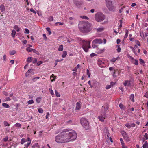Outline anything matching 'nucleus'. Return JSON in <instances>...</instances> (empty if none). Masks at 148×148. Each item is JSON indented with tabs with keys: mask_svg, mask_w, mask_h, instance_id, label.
I'll return each mask as SVG.
<instances>
[{
	"mask_svg": "<svg viewBox=\"0 0 148 148\" xmlns=\"http://www.w3.org/2000/svg\"><path fill=\"white\" fill-rule=\"evenodd\" d=\"M96 30L98 32H101L104 30V28H103V27H101L97 28Z\"/></svg>",
	"mask_w": 148,
	"mask_h": 148,
	"instance_id": "nucleus-27",
	"label": "nucleus"
},
{
	"mask_svg": "<svg viewBox=\"0 0 148 148\" xmlns=\"http://www.w3.org/2000/svg\"><path fill=\"white\" fill-rule=\"evenodd\" d=\"M104 49H98L97 50V53H101L103 52L104 51Z\"/></svg>",
	"mask_w": 148,
	"mask_h": 148,
	"instance_id": "nucleus-16",
	"label": "nucleus"
},
{
	"mask_svg": "<svg viewBox=\"0 0 148 148\" xmlns=\"http://www.w3.org/2000/svg\"><path fill=\"white\" fill-rule=\"evenodd\" d=\"M27 141V140L26 139L24 138H23L21 140V143L22 144H23L25 142Z\"/></svg>",
	"mask_w": 148,
	"mask_h": 148,
	"instance_id": "nucleus-30",
	"label": "nucleus"
},
{
	"mask_svg": "<svg viewBox=\"0 0 148 148\" xmlns=\"http://www.w3.org/2000/svg\"><path fill=\"white\" fill-rule=\"evenodd\" d=\"M41 99V98L40 97H39L36 99V101L37 103H39L40 102Z\"/></svg>",
	"mask_w": 148,
	"mask_h": 148,
	"instance_id": "nucleus-33",
	"label": "nucleus"
},
{
	"mask_svg": "<svg viewBox=\"0 0 148 148\" xmlns=\"http://www.w3.org/2000/svg\"><path fill=\"white\" fill-rule=\"evenodd\" d=\"M82 47L85 52L88 51V49L90 48V41L84 40L82 42Z\"/></svg>",
	"mask_w": 148,
	"mask_h": 148,
	"instance_id": "nucleus-5",
	"label": "nucleus"
},
{
	"mask_svg": "<svg viewBox=\"0 0 148 148\" xmlns=\"http://www.w3.org/2000/svg\"><path fill=\"white\" fill-rule=\"evenodd\" d=\"M119 106L121 109H123V105L122 103H120L119 104Z\"/></svg>",
	"mask_w": 148,
	"mask_h": 148,
	"instance_id": "nucleus-63",
	"label": "nucleus"
},
{
	"mask_svg": "<svg viewBox=\"0 0 148 148\" xmlns=\"http://www.w3.org/2000/svg\"><path fill=\"white\" fill-rule=\"evenodd\" d=\"M34 102L32 99H31L30 100H29L28 102L27 103L29 104H31L34 103Z\"/></svg>",
	"mask_w": 148,
	"mask_h": 148,
	"instance_id": "nucleus-35",
	"label": "nucleus"
},
{
	"mask_svg": "<svg viewBox=\"0 0 148 148\" xmlns=\"http://www.w3.org/2000/svg\"><path fill=\"white\" fill-rule=\"evenodd\" d=\"M74 2L76 6L78 8L80 7L82 4L81 2L79 1H74Z\"/></svg>",
	"mask_w": 148,
	"mask_h": 148,
	"instance_id": "nucleus-10",
	"label": "nucleus"
},
{
	"mask_svg": "<svg viewBox=\"0 0 148 148\" xmlns=\"http://www.w3.org/2000/svg\"><path fill=\"white\" fill-rule=\"evenodd\" d=\"M103 114V116L101 115L98 117V118L99 119V120L101 122H103L104 121V119L106 117L105 114Z\"/></svg>",
	"mask_w": 148,
	"mask_h": 148,
	"instance_id": "nucleus-12",
	"label": "nucleus"
},
{
	"mask_svg": "<svg viewBox=\"0 0 148 148\" xmlns=\"http://www.w3.org/2000/svg\"><path fill=\"white\" fill-rule=\"evenodd\" d=\"M125 126L128 127V128H130V124H129V123H127L125 124Z\"/></svg>",
	"mask_w": 148,
	"mask_h": 148,
	"instance_id": "nucleus-58",
	"label": "nucleus"
},
{
	"mask_svg": "<svg viewBox=\"0 0 148 148\" xmlns=\"http://www.w3.org/2000/svg\"><path fill=\"white\" fill-rule=\"evenodd\" d=\"M123 8H124V7H121V9L119 10V13H121L122 11L123 10Z\"/></svg>",
	"mask_w": 148,
	"mask_h": 148,
	"instance_id": "nucleus-62",
	"label": "nucleus"
},
{
	"mask_svg": "<svg viewBox=\"0 0 148 148\" xmlns=\"http://www.w3.org/2000/svg\"><path fill=\"white\" fill-rule=\"evenodd\" d=\"M32 51L34 53H36L37 54H39L38 52L35 49H32Z\"/></svg>",
	"mask_w": 148,
	"mask_h": 148,
	"instance_id": "nucleus-39",
	"label": "nucleus"
},
{
	"mask_svg": "<svg viewBox=\"0 0 148 148\" xmlns=\"http://www.w3.org/2000/svg\"><path fill=\"white\" fill-rule=\"evenodd\" d=\"M86 71H87V74L88 76V77H90V72L89 70L88 69H87V70Z\"/></svg>",
	"mask_w": 148,
	"mask_h": 148,
	"instance_id": "nucleus-38",
	"label": "nucleus"
},
{
	"mask_svg": "<svg viewBox=\"0 0 148 148\" xmlns=\"http://www.w3.org/2000/svg\"><path fill=\"white\" fill-rule=\"evenodd\" d=\"M16 32L15 30H13L11 33V36L12 37H14L15 36Z\"/></svg>",
	"mask_w": 148,
	"mask_h": 148,
	"instance_id": "nucleus-22",
	"label": "nucleus"
},
{
	"mask_svg": "<svg viewBox=\"0 0 148 148\" xmlns=\"http://www.w3.org/2000/svg\"><path fill=\"white\" fill-rule=\"evenodd\" d=\"M14 126H16V127H21V124L20 123H17L15 124Z\"/></svg>",
	"mask_w": 148,
	"mask_h": 148,
	"instance_id": "nucleus-42",
	"label": "nucleus"
},
{
	"mask_svg": "<svg viewBox=\"0 0 148 148\" xmlns=\"http://www.w3.org/2000/svg\"><path fill=\"white\" fill-rule=\"evenodd\" d=\"M30 11L35 14H36V12L33 9V8H31L30 9Z\"/></svg>",
	"mask_w": 148,
	"mask_h": 148,
	"instance_id": "nucleus-49",
	"label": "nucleus"
},
{
	"mask_svg": "<svg viewBox=\"0 0 148 148\" xmlns=\"http://www.w3.org/2000/svg\"><path fill=\"white\" fill-rule=\"evenodd\" d=\"M123 138L127 142H128L130 141V139L127 135Z\"/></svg>",
	"mask_w": 148,
	"mask_h": 148,
	"instance_id": "nucleus-31",
	"label": "nucleus"
},
{
	"mask_svg": "<svg viewBox=\"0 0 148 148\" xmlns=\"http://www.w3.org/2000/svg\"><path fill=\"white\" fill-rule=\"evenodd\" d=\"M11 100L10 98L9 97H6L5 99L3 101V102H5L7 101H10Z\"/></svg>",
	"mask_w": 148,
	"mask_h": 148,
	"instance_id": "nucleus-34",
	"label": "nucleus"
},
{
	"mask_svg": "<svg viewBox=\"0 0 148 148\" xmlns=\"http://www.w3.org/2000/svg\"><path fill=\"white\" fill-rule=\"evenodd\" d=\"M14 28L15 29L17 32H19L21 29L20 28H19L17 25H15L14 26Z\"/></svg>",
	"mask_w": 148,
	"mask_h": 148,
	"instance_id": "nucleus-15",
	"label": "nucleus"
},
{
	"mask_svg": "<svg viewBox=\"0 0 148 148\" xmlns=\"http://www.w3.org/2000/svg\"><path fill=\"white\" fill-rule=\"evenodd\" d=\"M4 124L5 126H9V124L6 121H5L4 122Z\"/></svg>",
	"mask_w": 148,
	"mask_h": 148,
	"instance_id": "nucleus-40",
	"label": "nucleus"
},
{
	"mask_svg": "<svg viewBox=\"0 0 148 148\" xmlns=\"http://www.w3.org/2000/svg\"><path fill=\"white\" fill-rule=\"evenodd\" d=\"M8 140V138L7 137H6L3 139V140L5 141H7Z\"/></svg>",
	"mask_w": 148,
	"mask_h": 148,
	"instance_id": "nucleus-57",
	"label": "nucleus"
},
{
	"mask_svg": "<svg viewBox=\"0 0 148 148\" xmlns=\"http://www.w3.org/2000/svg\"><path fill=\"white\" fill-rule=\"evenodd\" d=\"M116 60V58H114L112 59L111 61L112 62H113V63H114L115 62Z\"/></svg>",
	"mask_w": 148,
	"mask_h": 148,
	"instance_id": "nucleus-56",
	"label": "nucleus"
},
{
	"mask_svg": "<svg viewBox=\"0 0 148 148\" xmlns=\"http://www.w3.org/2000/svg\"><path fill=\"white\" fill-rule=\"evenodd\" d=\"M25 33H26L29 34V31L27 28H25Z\"/></svg>",
	"mask_w": 148,
	"mask_h": 148,
	"instance_id": "nucleus-60",
	"label": "nucleus"
},
{
	"mask_svg": "<svg viewBox=\"0 0 148 148\" xmlns=\"http://www.w3.org/2000/svg\"><path fill=\"white\" fill-rule=\"evenodd\" d=\"M0 10L1 12H3L5 11V6L3 4H2L1 5L0 7Z\"/></svg>",
	"mask_w": 148,
	"mask_h": 148,
	"instance_id": "nucleus-13",
	"label": "nucleus"
},
{
	"mask_svg": "<svg viewBox=\"0 0 148 148\" xmlns=\"http://www.w3.org/2000/svg\"><path fill=\"white\" fill-rule=\"evenodd\" d=\"M130 48L132 49L133 52L134 53L136 51L134 49V48L133 47H132L130 46Z\"/></svg>",
	"mask_w": 148,
	"mask_h": 148,
	"instance_id": "nucleus-54",
	"label": "nucleus"
},
{
	"mask_svg": "<svg viewBox=\"0 0 148 148\" xmlns=\"http://www.w3.org/2000/svg\"><path fill=\"white\" fill-rule=\"evenodd\" d=\"M125 34L124 36V39H125L127 38L128 36V30L126 29L125 30Z\"/></svg>",
	"mask_w": 148,
	"mask_h": 148,
	"instance_id": "nucleus-28",
	"label": "nucleus"
},
{
	"mask_svg": "<svg viewBox=\"0 0 148 148\" xmlns=\"http://www.w3.org/2000/svg\"><path fill=\"white\" fill-rule=\"evenodd\" d=\"M58 24H59V25H62L63 24V23L57 22L56 23V25H57Z\"/></svg>",
	"mask_w": 148,
	"mask_h": 148,
	"instance_id": "nucleus-53",
	"label": "nucleus"
},
{
	"mask_svg": "<svg viewBox=\"0 0 148 148\" xmlns=\"http://www.w3.org/2000/svg\"><path fill=\"white\" fill-rule=\"evenodd\" d=\"M111 87H112L111 86V85H107L106 86V89H109Z\"/></svg>",
	"mask_w": 148,
	"mask_h": 148,
	"instance_id": "nucleus-48",
	"label": "nucleus"
},
{
	"mask_svg": "<svg viewBox=\"0 0 148 148\" xmlns=\"http://www.w3.org/2000/svg\"><path fill=\"white\" fill-rule=\"evenodd\" d=\"M120 141H121V143L122 144V145H123L124 144V142L123 141V139L122 138H121L120 139Z\"/></svg>",
	"mask_w": 148,
	"mask_h": 148,
	"instance_id": "nucleus-64",
	"label": "nucleus"
},
{
	"mask_svg": "<svg viewBox=\"0 0 148 148\" xmlns=\"http://www.w3.org/2000/svg\"><path fill=\"white\" fill-rule=\"evenodd\" d=\"M144 136L145 137L146 139V140L148 139V135L147 133H146L145 134V135H144Z\"/></svg>",
	"mask_w": 148,
	"mask_h": 148,
	"instance_id": "nucleus-50",
	"label": "nucleus"
},
{
	"mask_svg": "<svg viewBox=\"0 0 148 148\" xmlns=\"http://www.w3.org/2000/svg\"><path fill=\"white\" fill-rule=\"evenodd\" d=\"M139 60L140 62V63H144L145 62L141 58H140L139 59Z\"/></svg>",
	"mask_w": 148,
	"mask_h": 148,
	"instance_id": "nucleus-51",
	"label": "nucleus"
},
{
	"mask_svg": "<svg viewBox=\"0 0 148 148\" xmlns=\"http://www.w3.org/2000/svg\"><path fill=\"white\" fill-rule=\"evenodd\" d=\"M2 106L5 108H8L10 107L9 105L6 103H3L2 104Z\"/></svg>",
	"mask_w": 148,
	"mask_h": 148,
	"instance_id": "nucleus-17",
	"label": "nucleus"
},
{
	"mask_svg": "<svg viewBox=\"0 0 148 148\" xmlns=\"http://www.w3.org/2000/svg\"><path fill=\"white\" fill-rule=\"evenodd\" d=\"M38 112L40 113H42L43 112V110L40 108H38Z\"/></svg>",
	"mask_w": 148,
	"mask_h": 148,
	"instance_id": "nucleus-29",
	"label": "nucleus"
},
{
	"mask_svg": "<svg viewBox=\"0 0 148 148\" xmlns=\"http://www.w3.org/2000/svg\"><path fill=\"white\" fill-rule=\"evenodd\" d=\"M77 137L76 132L71 129L64 130L55 138L56 141L58 143H65L75 140Z\"/></svg>",
	"mask_w": 148,
	"mask_h": 148,
	"instance_id": "nucleus-1",
	"label": "nucleus"
},
{
	"mask_svg": "<svg viewBox=\"0 0 148 148\" xmlns=\"http://www.w3.org/2000/svg\"><path fill=\"white\" fill-rule=\"evenodd\" d=\"M32 71H33L32 69H29V70H28V71H27V72L26 73V76H27V75H29V74H29L31 72H32Z\"/></svg>",
	"mask_w": 148,
	"mask_h": 148,
	"instance_id": "nucleus-32",
	"label": "nucleus"
},
{
	"mask_svg": "<svg viewBox=\"0 0 148 148\" xmlns=\"http://www.w3.org/2000/svg\"><path fill=\"white\" fill-rule=\"evenodd\" d=\"M97 63L98 65L101 67H104L105 66L104 61L102 59H98L97 61Z\"/></svg>",
	"mask_w": 148,
	"mask_h": 148,
	"instance_id": "nucleus-7",
	"label": "nucleus"
},
{
	"mask_svg": "<svg viewBox=\"0 0 148 148\" xmlns=\"http://www.w3.org/2000/svg\"><path fill=\"white\" fill-rule=\"evenodd\" d=\"M30 143H31L30 142H28L27 143V144H25V147H27V148L30 145Z\"/></svg>",
	"mask_w": 148,
	"mask_h": 148,
	"instance_id": "nucleus-45",
	"label": "nucleus"
},
{
	"mask_svg": "<svg viewBox=\"0 0 148 148\" xmlns=\"http://www.w3.org/2000/svg\"><path fill=\"white\" fill-rule=\"evenodd\" d=\"M67 54V52L66 51H63V54L62 56V57L63 58H65L66 57Z\"/></svg>",
	"mask_w": 148,
	"mask_h": 148,
	"instance_id": "nucleus-25",
	"label": "nucleus"
},
{
	"mask_svg": "<svg viewBox=\"0 0 148 148\" xmlns=\"http://www.w3.org/2000/svg\"><path fill=\"white\" fill-rule=\"evenodd\" d=\"M143 148H148V143L147 141L143 145Z\"/></svg>",
	"mask_w": 148,
	"mask_h": 148,
	"instance_id": "nucleus-18",
	"label": "nucleus"
},
{
	"mask_svg": "<svg viewBox=\"0 0 148 148\" xmlns=\"http://www.w3.org/2000/svg\"><path fill=\"white\" fill-rule=\"evenodd\" d=\"M121 133L123 137L127 135L126 132L124 131H122L121 132Z\"/></svg>",
	"mask_w": 148,
	"mask_h": 148,
	"instance_id": "nucleus-36",
	"label": "nucleus"
},
{
	"mask_svg": "<svg viewBox=\"0 0 148 148\" xmlns=\"http://www.w3.org/2000/svg\"><path fill=\"white\" fill-rule=\"evenodd\" d=\"M135 42L139 46H140V42H139V41L137 40H136Z\"/></svg>",
	"mask_w": 148,
	"mask_h": 148,
	"instance_id": "nucleus-46",
	"label": "nucleus"
},
{
	"mask_svg": "<svg viewBox=\"0 0 148 148\" xmlns=\"http://www.w3.org/2000/svg\"><path fill=\"white\" fill-rule=\"evenodd\" d=\"M43 36L44 37V38L45 40H46L47 39V37L46 36V35L45 34H43Z\"/></svg>",
	"mask_w": 148,
	"mask_h": 148,
	"instance_id": "nucleus-59",
	"label": "nucleus"
},
{
	"mask_svg": "<svg viewBox=\"0 0 148 148\" xmlns=\"http://www.w3.org/2000/svg\"><path fill=\"white\" fill-rule=\"evenodd\" d=\"M108 107L107 105L103 106L101 109V113L103 114H106V112L108 109Z\"/></svg>",
	"mask_w": 148,
	"mask_h": 148,
	"instance_id": "nucleus-9",
	"label": "nucleus"
},
{
	"mask_svg": "<svg viewBox=\"0 0 148 148\" xmlns=\"http://www.w3.org/2000/svg\"><path fill=\"white\" fill-rule=\"evenodd\" d=\"M78 26L79 30L83 33H88L92 30L91 24L86 21H80Z\"/></svg>",
	"mask_w": 148,
	"mask_h": 148,
	"instance_id": "nucleus-2",
	"label": "nucleus"
},
{
	"mask_svg": "<svg viewBox=\"0 0 148 148\" xmlns=\"http://www.w3.org/2000/svg\"><path fill=\"white\" fill-rule=\"evenodd\" d=\"M81 17L83 19H86V20L89 19L88 18V17H87V16H81Z\"/></svg>",
	"mask_w": 148,
	"mask_h": 148,
	"instance_id": "nucleus-37",
	"label": "nucleus"
},
{
	"mask_svg": "<svg viewBox=\"0 0 148 148\" xmlns=\"http://www.w3.org/2000/svg\"><path fill=\"white\" fill-rule=\"evenodd\" d=\"M88 83L89 84L91 88H92L93 87V86L91 84V81L90 80L88 81Z\"/></svg>",
	"mask_w": 148,
	"mask_h": 148,
	"instance_id": "nucleus-61",
	"label": "nucleus"
},
{
	"mask_svg": "<svg viewBox=\"0 0 148 148\" xmlns=\"http://www.w3.org/2000/svg\"><path fill=\"white\" fill-rule=\"evenodd\" d=\"M132 63L135 65H138V62L137 60L134 59V61H132Z\"/></svg>",
	"mask_w": 148,
	"mask_h": 148,
	"instance_id": "nucleus-21",
	"label": "nucleus"
},
{
	"mask_svg": "<svg viewBox=\"0 0 148 148\" xmlns=\"http://www.w3.org/2000/svg\"><path fill=\"white\" fill-rule=\"evenodd\" d=\"M55 94H56V96L58 97H60V94L56 90L55 91Z\"/></svg>",
	"mask_w": 148,
	"mask_h": 148,
	"instance_id": "nucleus-43",
	"label": "nucleus"
},
{
	"mask_svg": "<svg viewBox=\"0 0 148 148\" xmlns=\"http://www.w3.org/2000/svg\"><path fill=\"white\" fill-rule=\"evenodd\" d=\"M33 59V58L32 57H29L27 60L28 62H30Z\"/></svg>",
	"mask_w": 148,
	"mask_h": 148,
	"instance_id": "nucleus-24",
	"label": "nucleus"
},
{
	"mask_svg": "<svg viewBox=\"0 0 148 148\" xmlns=\"http://www.w3.org/2000/svg\"><path fill=\"white\" fill-rule=\"evenodd\" d=\"M35 147H37V148H39V146L38 145V143H35L33 145Z\"/></svg>",
	"mask_w": 148,
	"mask_h": 148,
	"instance_id": "nucleus-44",
	"label": "nucleus"
},
{
	"mask_svg": "<svg viewBox=\"0 0 148 148\" xmlns=\"http://www.w3.org/2000/svg\"><path fill=\"white\" fill-rule=\"evenodd\" d=\"M43 62L42 61H40L39 62H38L37 63V64L39 66L40 65L42 64V63Z\"/></svg>",
	"mask_w": 148,
	"mask_h": 148,
	"instance_id": "nucleus-52",
	"label": "nucleus"
},
{
	"mask_svg": "<svg viewBox=\"0 0 148 148\" xmlns=\"http://www.w3.org/2000/svg\"><path fill=\"white\" fill-rule=\"evenodd\" d=\"M92 47L94 48H97V45L95 44L96 43H95L93 41L92 42Z\"/></svg>",
	"mask_w": 148,
	"mask_h": 148,
	"instance_id": "nucleus-26",
	"label": "nucleus"
},
{
	"mask_svg": "<svg viewBox=\"0 0 148 148\" xmlns=\"http://www.w3.org/2000/svg\"><path fill=\"white\" fill-rule=\"evenodd\" d=\"M9 53L11 55H13L16 53V51L15 50H13L10 51Z\"/></svg>",
	"mask_w": 148,
	"mask_h": 148,
	"instance_id": "nucleus-23",
	"label": "nucleus"
},
{
	"mask_svg": "<svg viewBox=\"0 0 148 148\" xmlns=\"http://www.w3.org/2000/svg\"><path fill=\"white\" fill-rule=\"evenodd\" d=\"M107 7L110 11H114L115 7L113 5V2L112 0H105Z\"/></svg>",
	"mask_w": 148,
	"mask_h": 148,
	"instance_id": "nucleus-4",
	"label": "nucleus"
},
{
	"mask_svg": "<svg viewBox=\"0 0 148 148\" xmlns=\"http://www.w3.org/2000/svg\"><path fill=\"white\" fill-rule=\"evenodd\" d=\"M63 46L62 45H60L58 49V50L60 51H62L63 50Z\"/></svg>",
	"mask_w": 148,
	"mask_h": 148,
	"instance_id": "nucleus-20",
	"label": "nucleus"
},
{
	"mask_svg": "<svg viewBox=\"0 0 148 148\" xmlns=\"http://www.w3.org/2000/svg\"><path fill=\"white\" fill-rule=\"evenodd\" d=\"M105 16L102 13L98 12L95 15V19L98 22L103 20L105 19Z\"/></svg>",
	"mask_w": 148,
	"mask_h": 148,
	"instance_id": "nucleus-6",
	"label": "nucleus"
},
{
	"mask_svg": "<svg viewBox=\"0 0 148 148\" xmlns=\"http://www.w3.org/2000/svg\"><path fill=\"white\" fill-rule=\"evenodd\" d=\"M130 127H134L135 126V125L134 123H130Z\"/></svg>",
	"mask_w": 148,
	"mask_h": 148,
	"instance_id": "nucleus-47",
	"label": "nucleus"
},
{
	"mask_svg": "<svg viewBox=\"0 0 148 148\" xmlns=\"http://www.w3.org/2000/svg\"><path fill=\"white\" fill-rule=\"evenodd\" d=\"M32 49H31L30 47H28L26 49V50L28 52H31L32 51Z\"/></svg>",
	"mask_w": 148,
	"mask_h": 148,
	"instance_id": "nucleus-41",
	"label": "nucleus"
},
{
	"mask_svg": "<svg viewBox=\"0 0 148 148\" xmlns=\"http://www.w3.org/2000/svg\"><path fill=\"white\" fill-rule=\"evenodd\" d=\"M81 124L86 130H88L90 129V127L89 122L84 117L82 118L80 120Z\"/></svg>",
	"mask_w": 148,
	"mask_h": 148,
	"instance_id": "nucleus-3",
	"label": "nucleus"
},
{
	"mask_svg": "<svg viewBox=\"0 0 148 148\" xmlns=\"http://www.w3.org/2000/svg\"><path fill=\"white\" fill-rule=\"evenodd\" d=\"M93 41L96 44H100L103 42L102 40L101 39L96 38Z\"/></svg>",
	"mask_w": 148,
	"mask_h": 148,
	"instance_id": "nucleus-11",
	"label": "nucleus"
},
{
	"mask_svg": "<svg viewBox=\"0 0 148 148\" xmlns=\"http://www.w3.org/2000/svg\"><path fill=\"white\" fill-rule=\"evenodd\" d=\"M76 109L79 110L81 108V106L80 104V102H77L76 103Z\"/></svg>",
	"mask_w": 148,
	"mask_h": 148,
	"instance_id": "nucleus-14",
	"label": "nucleus"
},
{
	"mask_svg": "<svg viewBox=\"0 0 148 148\" xmlns=\"http://www.w3.org/2000/svg\"><path fill=\"white\" fill-rule=\"evenodd\" d=\"M134 95L133 94H131L130 96V99L133 102H134Z\"/></svg>",
	"mask_w": 148,
	"mask_h": 148,
	"instance_id": "nucleus-19",
	"label": "nucleus"
},
{
	"mask_svg": "<svg viewBox=\"0 0 148 148\" xmlns=\"http://www.w3.org/2000/svg\"><path fill=\"white\" fill-rule=\"evenodd\" d=\"M132 84V82L131 80H126L123 83V85L125 86L130 87Z\"/></svg>",
	"mask_w": 148,
	"mask_h": 148,
	"instance_id": "nucleus-8",
	"label": "nucleus"
},
{
	"mask_svg": "<svg viewBox=\"0 0 148 148\" xmlns=\"http://www.w3.org/2000/svg\"><path fill=\"white\" fill-rule=\"evenodd\" d=\"M37 60L36 58H35L33 60L32 62L33 63H35L37 62Z\"/></svg>",
	"mask_w": 148,
	"mask_h": 148,
	"instance_id": "nucleus-55",
	"label": "nucleus"
}]
</instances>
